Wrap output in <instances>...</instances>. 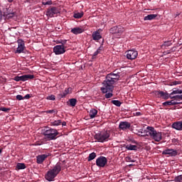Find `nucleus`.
<instances>
[{"mask_svg":"<svg viewBox=\"0 0 182 182\" xmlns=\"http://www.w3.org/2000/svg\"><path fill=\"white\" fill-rule=\"evenodd\" d=\"M179 84H180V82H178V81L171 82V86H176Z\"/></svg>","mask_w":182,"mask_h":182,"instance_id":"79ce46f5","label":"nucleus"},{"mask_svg":"<svg viewBox=\"0 0 182 182\" xmlns=\"http://www.w3.org/2000/svg\"><path fill=\"white\" fill-rule=\"evenodd\" d=\"M61 123H62L61 120H55L51 122V125L57 127V126L61 125Z\"/></svg>","mask_w":182,"mask_h":182,"instance_id":"f704fd0d","label":"nucleus"},{"mask_svg":"<svg viewBox=\"0 0 182 182\" xmlns=\"http://www.w3.org/2000/svg\"><path fill=\"white\" fill-rule=\"evenodd\" d=\"M70 32L72 33H74L75 35H78L80 33H82V32H84V29L80 28L79 27H76V28H72V30H70Z\"/></svg>","mask_w":182,"mask_h":182,"instance_id":"5701e85b","label":"nucleus"},{"mask_svg":"<svg viewBox=\"0 0 182 182\" xmlns=\"http://www.w3.org/2000/svg\"><path fill=\"white\" fill-rule=\"evenodd\" d=\"M58 174L59 173L48 171L47 174L45 176L46 180L48 181H53Z\"/></svg>","mask_w":182,"mask_h":182,"instance_id":"2eb2a0df","label":"nucleus"},{"mask_svg":"<svg viewBox=\"0 0 182 182\" xmlns=\"http://www.w3.org/2000/svg\"><path fill=\"white\" fill-rule=\"evenodd\" d=\"M69 103L68 104V106L74 107L76 106L77 100L75 98H72L68 100Z\"/></svg>","mask_w":182,"mask_h":182,"instance_id":"bb28decb","label":"nucleus"},{"mask_svg":"<svg viewBox=\"0 0 182 182\" xmlns=\"http://www.w3.org/2000/svg\"><path fill=\"white\" fill-rule=\"evenodd\" d=\"M158 14H148L146 16L144 17V21H151L157 18Z\"/></svg>","mask_w":182,"mask_h":182,"instance_id":"b1692460","label":"nucleus"},{"mask_svg":"<svg viewBox=\"0 0 182 182\" xmlns=\"http://www.w3.org/2000/svg\"><path fill=\"white\" fill-rule=\"evenodd\" d=\"M96 164L99 168H104L107 164V159L101 156L97 159Z\"/></svg>","mask_w":182,"mask_h":182,"instance_id":"9d476101","label":"nucleus"},{"mask_svg":"<svg viewBox=\"0 0 182 182\" xmlns=\"http://www.w3.org/2000/svg\"><path fill=\"white\" fill-rule=\"evenodd\" d=\"M124 147H126L127 150H129V151H136L137 150L136 145H132V144L124 145Z\"/></svg>","mask_w":182,"mask_h":182,"instance_id":"cd10ccee","label":"nucleus"},{"mask_svg":"<svg viewBox=\"0 0 182 182\" xmlns=\"http://www.w3.org/2000/svg\"><path fill=\"white\" fill-rule=\"evenodd\" d=\"M43 5H52V1L51 0H43Z\"/></svg>","mask_w":182,"mask_h":182,"instance_id":"c9c22d12","label":"nucleus"},{"mask_svg":"<svg viewBox=\"0 0 182 182\" xmlns=\"http://www.w3.org/2000/svg\"><path fill=\"white\" fill-rule=\"evenodd\" d=\"M170 98L172 100H176V101H181L182 100V95L171 96Z\"/></svg>","mask_w":182,"mask_h":182,"instance_id":"2f4dec72","label":"nucleus"},{"mask_svg":"<svg viewBox=\"0 0 182 182\" xmlns=\"http://www.w3.org/2000/svg\"><path fill=\"white\" fill-rule=\"evenodd\" d=\"M162 155L176 157V156H178V151L174 150L173 149H166L162 151Z\"/></svg>","mask_w":182,"mask_h":182,"instance_id":"f8f14e48","label":"nucleus"},{"mask_svg":"<svg viewBox=\"0 0 182 182\" xmlns=\"http://www.w3.org/2000/svg\"><path fill=\"white\" fill-rule=\"evenodd\" d=\"M26 166H25V164L18 163V165H16V169L22 170L25 169Z\"/></svg>","mask_w":182,"mask_h":182,"instance_id":"7c9ffc66","label":"nucleus"},{"mask_svg":"<svg viewBox=\"0 0 182 182\" xmlns=\"http://www.w3.org/2000/svg\"><path fill=\"white\" fill-rule=\"evenodd\" d=\"M48 100L55 101V96L53 95H49L46 98Z\"/></svg>","mask_w":182,"mask_h":182,"instance_id":"e433bc0d","label":"nucleus"},{"mask_svg":"<svg viewBox=\"0 0 182 182\" xmlns=\"http://www.w3.org/2000/svg\"><path fill=\"white\" fill-rule=\"evenodd\" d=\"M172 129L178 131H182V121L181 122H175L171 125Z\"/></svg>","mask_w":182,"mask_h":182,"instance_id":"aec40b11","label":"nucleus"},{"mask_svg":"<svg viewBox=\"0 0 182 182\" xmlns=\"http://www.w3.org/2000/svg\"><path fill=\"white\" fill-rule=\"evenodd\" d=\"M0 111L4 112H9L10 111V108L0 107Z\"/></svg>","mask_w":182,"mask_h":182,"instance_id":"58836bf2","label":"nucleus"},{"mask_svg":"<svg viewBox=\"0 0 182 182\" xmlns=\"http://www.w3.org/2000/svg\"><path fill=\"white\" fill-rule=\"evenodd\" d=\"M2 14L4 15V17L7 18L8 19H11L16 16V12L14 11V9H12L11 7L4 9V14Z\"/></svg>","mask_w":182,"mask_h":182,"instance_id":"0eeeda50","label":"nucleus"},{"mask_svg":"<svg viewBox=\"0 0 182 182\" xmlns=\"http://www.w3.org/2000/svg\"><path fill=\"white\" fill-rule=\"evenodd\" d=\"M1 152H2V150H1V149H0V154H1Z\"/></svg>","mask_w":182,"mask_h":182,"instance_id":"6e6d98bb","label":"nucleus"},{"mask_svg":"<svg viewBox=\"0 0 182 182\" xmlns=\"http://www.w3.org/2000/svg\"><path fill=\"white\" fill-rule=\"evenodd\" d=\"M131 127V124L128 122H120L119 129L122 131H127Z\"/></svg>","mask_w":182,"mask_h":182,"instance_id":"a211bd4d","label":"nucleus"},{"mask_svg":"<svg viewBox=\"0 0 182 182\" xmlns=\"http://www.w3.org/2000/svg\"><path fill=\"white\" fill-rule=\"evenodd\" d=\"M24 100H29L31 98L30 94H27L23 97Z\"/></svg>","mask_w":182,"mask_h":182,"instance_id":"de8ad7c7","label":"nucleus"},{"mask_svg":"<svg viewBox=\"0 0 182 182\" xmlns=\"http://www.w3.org/2000/svg\"><path fill=\"white\" fill-rule=\"evenodd\" d=\"M67 42H68L67 40H60V45L59 46H65Z\"/></svg>","mask_w":182,"mask_h":182,"instance_id":"37998d69","label":"nucleus"},{"mask_svg":"<svg viewBox=\"0 0 182 182\" xmlns=\"http://www.w3.org/2000/svg\"><path fill=\"white\" fill-rule=\"evenodd\" d=\"M137 57V51L136 50H129L127 51V58L128 60H134Z\"/></svg>","mask_w":182,"mask_h":182,"instance_id":"4468645a","label":"nucleus"},{"mask_svg":"<svg viewBox=\"0 0 182 182\" xmlns=\"http://www.w3.org/2000/svg\"><path fill=\"white\" fill-rule=\"evenodd\" d=\"M101 53V51L97 50L95 52H94L93 55H92V58H95V57L97 56V55H99Z\"/></svg>","mask_w":182,"mask_h":182,"instance_id":"49530a36","label":"nucleus"},{"mask_svg":"<svg viewBox=\"0 0 182 182\" xmlns=\"http://www.w3.org/2000/svg\"><path fill=\"white\" fill-rule=\"evenodd\" d=\"M175 182H181V181H175Z\"/></svg>","mask_w":182,"mask_h":182,"instance_id":"bf43d9fd","label":"nucleus"},{"mask_svg":"<svg viewBox=\"0 0 182 182\" xmlns=\"http://www.w3.org/2000/svg\"><path fill=\"white\" fill-rule=\"evenodd\" d=\"M34 77V75H23L22 76L14 77V80H16V82H25L26 80H33Z\"/></svg>","mask_w":182,"mask_h":182,"instance_id":"1a4fd4ad","label":"nucleus"},{"mask_svg":"<svg viewBox=\"0 0 182 182\" xmlns=\"http://www.w3.org/2000/svg\"><path fill=\"white\" fill-rule=\"evenodd\" d=\"M101 32H102V30L99 29L92 33V40L94 41L98 42L100 40L102 39V36L100 34Z\"/></svg>","mask_w":182,"mask_h":182,"instance_id":"dca6fc26","label":"nucleus"},{"mask_svg":"<svg viewBox=\"0 0 182 182\" xmlns=\"http://www.w3.org/2000/svg\"><path fill=\"white\" fill-rule=\"evenodd\" d=\"M141 115H142V114L140 112H136L135 113V116H136V117H139V116H141Z\"/></svg>","mask_w":182,"mask_h":182,"instance_id":"8fccbe9b","label":"nucleus"},{"mask_svg":"<svg viewBox=\"0 0 182 182\" xmlns=\"http://www.w3.org/2000/svg\"><path fill=\"white\" fill-rule=\"evenodd\" d=\"M144 132L146 133V136H151L155 142H160L163 139V132L156 131L153 127H147Z\"/></svg>","mask_w":182,"mask_h":182,"instance_id":"f03ea898","label":"nucleus"},{"mask_svg":"<svg viewBox=\"0 0 182 182\" xmlns=\"http://www.w3.org/2000/svg\"><path fill=\"white\" fill-rule=\"evenodd\" d=\"M61 124H62L63 127L66 126V122H63Z\"/></svg>","mask_w":182,"mask_h":182,"instance_id":"603ef678","label":"nucleus"},{"mask_svg":"<svg viewBox=\"0 0 182 182\" xmlns=\"http://www.w3.org/2000/svg\"><path fill=\"white\" fill-rule=\"evenodd\" d=\"M102 49H103V47L100 46V48L97 50V51L99 50V52H101Z\"/></svg>","mask_w":182,"mask_h":182,"instance_id":"3c124183","label":"nucleus"},{"mask_svg":"<svg viewBox=\"0 0 182 182\" xmlns=\"http://www.w3.org/2000/svg\"><path fill=\"white\" fill-rule=\"evenodd\" d=\"M173 141H176V139H173Z\"/></svg>","mask_w":182,"mask_h":182,"instance_id":"13d9d810","label":"nucleus"},{"mask_svg":"<svg viewBox=\"0 0 182 182\" xmlns=\"http://www.w3.org/2000/svg\"><path fill=\"white\" fill-rule=\"evenodd\" d=\"M97 157V154L95 152H92L89 154V156L87 157V161H91L94 160Z\"/></svg>","mask_w":182,"mask_h":182,"instance_id":"c756f323","label":"nucleus"},{"mask_svg":"<svg viewBox=\"0 0 182 182\" xmlns=\"http://www.w3.org/2000/svg\"><path fill=\"white\" fill-rule=\"evenodd\" d=\"M113 90H114V87H112V89L111 90H106V92H104L102 90V87H101V92H102V93L105 94L106 99H109L113 97Z\"/></svg>","mask_w":182,"mask_h":182,"instance_id":"412c9836","label":"nucleus"},{"mask_svg":"<svg viewBox=\"0 0 182 182\" xmlns=\"http://www.w3.org/2000/svg\"><path fill=\"white\" fill-rule=\"evenodd\" d=\"M4 14L3 12L1 11V10L0 9V21H1V19L3 18Z\"/></svg>","mask_w":182,"mask_h":182,"instance_id":"09e8293b","label":"nucleus"},{"mask_svg":"<svg viewBox=\"0 0 182 182\" xmlns=\"http://www.w3.org/2000/svg\"><path fill=\"white\" fill-rule=\"evenodd\" d=\"M71 90L72 88L70 87L65 88V90L63 91V92L60 94V98H65L68 94H70Z\"/></svg>","mask_w":182,"mask_h":182,"instance_id":"393cba45","label":"nucleus"},{"mask_svg":"<svg viewBox=\"0 0 182 182\" xmlns=\"http://www.w3.org/2000/svg\"><path fill=\"white\" fill-rule=\"evenodd\" d=\"M120 79V73L117 70H114L106 75L105 80L103 81V87H102V90L103 92H106V90H112L114 87V85L119 81Z\"/></svg>","mask_w":182,"mask_h":182,"instance_id":"f257e3e1","label":"nucleus"},{"mask_svg":"<svg viewBox=\"0 0 182 182\" xmlns=\"http://www.w3.org/2000/svg\"><path fill=\"white\" fill-rule=\"evenodd\" d=\"M110 132L109 131H102L97 132L94 135V139L97 140V142L104 143L107 142L110 140Z\"/></svg>","mask_w":182,"mask_h":182,"instance_id":"7ed1b4c3","label":"nucleus"},{"mask_svg":"<svg viewBox=\"0 0 182 182\" xmlns=\"http://www.w3.org/2000/svg\"><path fill=\"white\" fill-rule=\"evenodd\" d=\"M59 14V10L57 7L55 6H50L49 9H48L46 15H47L49 18H53L55 15H58Z\"/></svg>","mask_w":182,"mask_h":182,"instance_id":"6e6552de","label":"nucleus"},{"mask_svg":"<svg viewBox=\"0 0 182 182\" xmlns=\"http://www.w3.org/2000/svg\"><path fill=\"white\" fill-rule=\"evenodd\" d=\"M178 104H180V102H176L175 100H172L166 101V102L162 103V106L170 107V106H173V105H178Z\"/></svg>","mask_w":182,"mask_h":182,"instance_id":"4be33fe9","label":"nucleus"},{"mask_svg":"<svg viewBox=\"0 0 182 182\" xmlns=\"http://www.w3.org/2000/svg\"><path fill=\"white\" fill-rule=\"evenodd\" d=\"M174 48H172L171 50H173Z\"/></svg>","mask_w":182,"mask_h":182,"instance_id":"4d7b16f0","label":"nucleus"},{"mask_svg":"<svg viewBox=\"0 0 182 182\" xmlns=\"http://www.w3.org/2000/svg\"><path fill=\"white\" fill-rule=\"evenodd\" d=\"M126 161H127V162L134 163V161L132 160L130 156H127V157H126Z\"/></svg>","mask_w":182,"mask_h":182,"instance_id":"c03bdc74","label":"nucleus"},{"mask_svg":"<svg viewBox=\"0 0 182 182\" xmlns=\"http://www.w3.org/2000/svg\"><path fill=\"white\" fill-rule=\"evenodd\" d=\"M25 49V43L23 40L18 39V48H16V50L15 53L21 54L23 53Z\"/></svg>","mask_w":182,"mask_h":182,"instance_id":"ddd939ff","label":"nucleus"},{"mask_svg":"<svg viewBox=\"0 0 182 182\" xmlns=\"http://www.w3.org/2000/svg\"><path fill=\"white\" fill-rule=\"evenodd\" d=\"M14 0H7V1H8L9 3H12V2H14Z\"/></svg>","mask_w":182,"mask_h":182,"instance_id":"864d4df0","label":"nucleus"},{"mask_svg":"<svg viewBox=\"0 0 182 182\" xmlns=\"http://www.w3.org/2000/svg\"><path fill=\"white\" fill-rule=\"evenodd\" d=\"M124 32V28L122 26H114L110 28L109 33L114 34L117 36H120Z\"/></svg>","mask_w":182,"mask_h":182,"instance_id":"39448f33","label":"nucleus"},{"mask_svg":"<svg viewBox=\"0 0 182 182\" xmlns=\"http://www.w3.org/2000/svg\"><path fill=\"white\" fill-rule=\"evenodd\" d=\"M175 181H177V182H181V181H182V175L175 177Z\"/></svg>","mask_w":182,"mask_h":182,"instance_id":"a19ab883","label":"nucleus"},{"mask_svg":"<svg viewBox=\"0 0 182 182\" xmlns=\"http://www.w3.org/2000/svg\"><path fill=\"white\" fill-rule=\"evenodd\" d=\"M49 172H53V173H59L61 171V163L58 162V164H56L53 168L50 169L49 171H48Z\"/></svg>","mask_w":182,"mask_h":182,"instance_id":"6ab92c4d","label":"nucleus"},{"mask_svg":"<svg viewBox=\"0 0 182 182\" xmlns=\"http://www.w3.org/2000/svg\"><path fill=\"white\" fill-rule=\"evenodd\" d=\"M58 135H59V132L55 129H50L43 132V136H45V139L48 141L57 139Z\"/></svg>","mask_w":182,"mask_h":182,"instance_id":"20e7f679","label":"nucleus"},{"mask_svg":"<svg viewBox=\"0 0 182 182\" xmlns=\"http://www.w3.org/2000/svg\"><path fill=\"white\" fill-rule=\"evenodd\" d=\"M49 156V154H41L37 156L36 163L37 164H43V161Z\"/></svg>","mask_w":182,"mask_h":182,"instance_id":"f3484780","label":"nucleus"},{"mask_svg":"<svg viewBox=\"0 0 182 182\" xmlns=\"http://www.w3.org/2000/svg\"><path fill=\"white\" fill-rule=\"evenodd\" d=\"M112 104L118 107L122 105V102L119 100H112Z\"/></svg>","mask_w":182,"mask_h":182,"instance_id":"473e14b6","label":"nucleus"},{"mask_svg":"<svg viewBox=\"0 0 182 182\" xmlns=\"http://www.w3.org/2000/svg\"><path fill=\"white\" fill-rule=\"evenodd\" d=\"M16 100H18V101L25 100V98L23 97V96L20 95H16Z\"/></svg>","mask_w":182,"mask_h":182,"instance_id":"ea45409f","label":"nucleus"},{"mask_svg":"<svg viewBox=\"0 0 182 182\" xmlns=\"http://www.w3.org/2000/svg\"><path fill=\"white\" fill-rule=\"evenodd\" d=\"M97 114V110L95 109H90L89 116L91 119H95Z\"/></svg>","mask_w":182,"mask_h":182,"instance_id":"a878e982","label":"nucleus"},{"mask_svg":"<svg viewBox=\"0 0 182 182\" xmlns=\"http://www.w3.org/2000/svg\"><path fill=\"white\" fill-rule=\"evenodd\" d=\"M58 44H61V40L58 41Z\"/></svg>","mask_w":182,"mask_h":182,"instance_id":"5fc2aeb1","label":"nucleus"},{"mask_svg":"<svg viewBox=\"0 0 182 182\" xmlns=\"http://www.w3.org/2000/svg\"><path fill=\"white\" fill-rule=\"evenodd\" d=\"M176 94H182V90L177 89V90H173L172 92L170 93V95H174Z\"/></svg>","mask_w":182,"mask_h":182,"instance_id":"72a5a7b5","label":"nucleus"},{"mask_svg":"<svg viewBox=\"0 0 182 182\" xmlns=\"http://www.w3.org/2000/svg\"><path fill=\"white\" fill-rule=\"evenodd\" d=\"M82 16H84V12H77V13H74V18L75 19H80L82 18Z\"/></svg>","mask_w":182,"mask_h":182,"instance_id":"c85d7f7f","label":"nucleus"},{"mask_svg":"<svg viewBox=\"0 0 182 182\" xmlns=\"http://www.w3.org/2000/svg\"><path fill=\"white\" fill-rule=\"evenodd\" d=\"M155 95L157 96L158 98H161L162 100H168L172 96V95H170L166 92H164V91H155Z\"/></svg>","mask_w":182,"mask_h":182,"instance_id":"9b49d317","label":"nucleus"},{"mask_svg":"<svg viewBox=\"0 0 182 182\" xmlns=\"http://www.w3.org/2000/svg\"><path fill=\"white\" fill-rule=\"evenodd\" d=\"M171 45H172L171 41H166V42H164V46L166 47L171 46Z\"/></svg>","mask_w":182,"mask_h":182,"instance_id":"a18cd8bd","label":"nucleus"},{"mask_svg":"<svg viewBox=\"0 0 182 182\" xmlns=\"http://www.w3.org/2000/svg\"><path fill=\"white\" fill-rule=\"evenodd\" d=\"M65 49V46L57 45L53 48V53H55L56 55H63L66 52Z\"/></svg>","mask_w":182,"mask_h":182,"instance_id":"423d86ee","label":"nucleus"},{"mask_svg":"<svg viewBox=\"0 0 182 182\" xmlns=\"http://www.w3.org/2000/svg\"><path fill=\"white\" fill-rule=\"evenodd\" d=\"M45 112L47 113V114H53V113L57 114L58 111L55 110V109H51V110H48Z\"/></svg>","mask_w":182,"mask_h":182,"instance_id":"4c0bfd02","label":"nucleus"}]
</instances>
